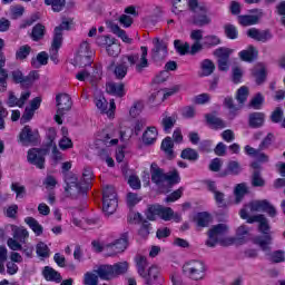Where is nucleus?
<instances>
[{
    "instance_id": "1",
    "label": "nucleus",
    "mask_w": 285,
    "mask_h": 285,
    "mask_svg": "<svg viewBox=\"0 0 285 285\" xmlns=\"http://www.w3.org/2000/svg\"><path fill=\"white\" fill-rule=\"evenodd\" d=\"M141 55L139 59V53H131L122 57L121 63H118L114 69V75L116 79H124L128 75V66H136L138 72H144V68H148V47H140Z\"/></svg>"
},
{
    "instance_id": "2",
    "label": "nucleus",
    "mask_w": 285,
    "mask_h": 285,
    "mask_svg": "<svg viewBox=\"0 0 285 285\" xmlns=\"http://www.w3.org/2000/svg\"><path fill=\"white\" fill-rule=\"evenodd\" d=\"M258 224V230L259 233H263L265 236H257L254 238V244L259 246L262 250H271V244L273 243V237L271 236V224H268V218L266 216L258 214L252 216V218H248L247 224Z\"/></svg>"
},
{
    "instance_id": "3",
    "label": "nucleus",
    "mask_w": 285,
    "mask_h": 285,
    "mask_svg": "<svg viewBox=\"0 0 285 285\" xmlns=\"http://www.w3.org/2000/svg\"><path fill=\"white\" fill-rule=\"evenodd\" d=\"M255 213H267L271 217H275L277 209L268 200H252L240 209L239 215L242 219H246L248 223Z\"/></svg>"
},
{
    "instance_id": "4",
    "label": "nucleus",
    "mask_w": 285,
    "mask_h": 285,
    "mask_svg": "<svg viewBox=\"0 0 285 285\" xmlns=\"http://www.w3.org/2000/svg\"><path fill=\"white\" fill-rule=\"evenodd\" d=\"M227 233L228 226L226 224H218L212 226L208 230V239L206 242V245L209 246V248H215L217 244H222V246H232V244H235V238H224V235H226Z\"/></svg>"
},
{
    "instance_id": "5",
    "label": "nucleus",
    "mask_w": 285,
    "mask_h": 285,
    "mask_svg": "<svg viewBox=\"0 0 285 285\" xmlns=\"http://www.w3.org/2000/svg\"><path fill=\"white\" fill-rule=\"evenodd\" d=\"M181 274L191 282H204L206 279V264L202 261H186L181 265Z\"/></svg>"
},
{
    "instance_id": "6",
    "label": "nucleus",
    "mask_w": 285,
    "mask_h": 285,
    "mask_svg": "<svg viewBox=\"0 0 285 285\" xmlns=\"http://www.w3.org/2000/svg\"><path fill=\"white\" fill-rule=\"evenodd\" d=\"M177 179H179V173L177 169L167 174L164 173V169H156L155 171H151L153 184H156V186L163 190V193H166V190H164L165 188L175 186V184H177Z\"/></svg>"
},
{
    "instance_id": "7",
    "label": "nucleus",
    "mask_w": 285,
    "mask_h": 285,
    "mask_svg": "<svg viewBox=\"0 0 285 285\" xmlns=\"http://www.w3.org/2000/svg\"><path fill=\"white\" fill-rule=\"evenodd\" d=\"M187 6L191 12H194L193 23L199 26H208L210 23V17H208V8L199 0H188Z\"/></svg>"
},
{
    "instance_id": "8",
    "label": "nucleus",
    "mask_w": 285,
    "mask_h": 285,
    "mask_svg": "<svg viewBox=\"0 0 285 285\" xmlns=\"http://www.w3.org/2000/svg\"><path fill=\"white\" fill-rule=\"evenodd\" d=\"M57 111L55 115V121L59 126L63 124V115H67L72 109V98L68 94H59L56 96Z\"/></svg>"
},
{
    "instance_id": "9",
    "label": "nucleus",
    "mask_w": 285,
    "mask_h": 285,
    "mask_svg": "<svg viewBox=\"0 0 285 285\" xmlns=\"http://www.w3.org/2000/svg\"><path fill=\"white\" fill-rule=\"evenodd\" d=\"M117 206H119L117 191H115V187L107 186L102 191V212L110 217L117 210Z\"/></svg>"
},
{
    "instance_id": "10",
    "label": "nucleus",
    "mask_w": 285,
    "mask_h": 285,
    "mask_svg": "<svg viewBox=\"0 0 285 285\" xmlns=\"http://www.w3.org/2000/svg\"><path fill=\"white\" fill-rule=\"evenodd\" d=\"M146 217L149 222H155L157 217L164 222H170L175 217V212L170 207H165L163 205H151L146 212Z\"/></svg>"
},
{
    "instance_id": "11",
    "label": "nucleus",
    "mask_w": 285,
    "mask_h": 285,
    "mask_svg": "<svg viewBox=\"0 0 285 285\" xmlns=\"http://www.w3.org/2000/svg\"><path fill=\"white\" fill-rule=\"evenodd\" d=\"M9 77L13 81V83H20L21 86L30 87L37 80H39V71H30L28 76H23V71L21 69L16 68L8 72Z\"/></svg>"
},
{
    "instance_id": "12",
    "label": "nucleus",
    "mask_w": 285,
    "mask_h": 285,
    "mask_svg": "<svg viewBox=\"0 0 285 285\" xmlns=\"http://www.w3.org/2000/svg\"><path fill=\"white\" fill-rule=\"evenodd\" d=\"M50 153L48 148H32L28 150L27 161L31 164V166H36L39 170H43L46 168V155Z\"/></svg>"
},
{
    "instance_id": "13",
    "label": "nucleus",
    "mask_w": 285,
    "mask_h": 285,
    "mask_svg": "<svg viewBox=\"0 0 285 285\" xmlns=\"http://www.w3.org/2000/svg\"><path fill=\"white\" fill-rule=\"evenodd\" d=\"M92 50H90V45L88 42H82L78 49V52L75 58L76 66H79L80 68H86L88 66H91L92 63Z\"/></svg>"
},
{
    "instance_id": "14",
    "label": "nucleus",
    "mask_w": 285,
    "mask_h": 285,
    "mask_svg": "<svg viewBox=\"0 0 285 285\" xmlns=\"http://www.w3.org/2000/svg\"><path fill=\"white\" fill-rule=\"evenodd\" d=\"M153 43L154 48L151 49V59L154 61H164V58L168 57V43L159 38H155Z\"/></svg>"
},
{
    "instance_id": "15",
    "label": "nucleus",
    "mask_w": 285,
    "mask_h": 285,
    "mask_svg": "<svg viewBox=\"0 0 285 285\" xmlns=\"http://www.w3.org/2000/svg\"><path fill=\"white\" fill-rule=\"evenodd\" d=\"M128 248V233L121 235L119 239L115 243H111L106 246V250L108 252V257H112L115 255H119V253H124Z\"/></svg>"
},
{
    "instance_id": "16",
    "label": "nucleus",
    "mask_w": 285,
    "mask_h": 285,
    "mask_svg": "<svg viewBox=\"0 0 285 285\" xmlns=\"http://www.w3.org/2000/svg\"><path fill=\"white\" fill-rule=\"evenodd\" d=\"M19 139L22 146H30L37 144L39 140V131H33L30 126H24L19 134Z\"/></svg>"
},
{
    "instance_id": "17",
    "label": "nucleus",
    "mask_w": 285,
    "mask_h": 285,
    "mask_svg": "<svg viewBox=\"0 0 285 285\" xmlns=\"http://www.w3.org/2000/svg\"><path fill=\"white\" fill-rule=\"evenodd\" d=\"M249 12L250 14L238 16V23H240V26H255L259 23L264 14L262 9H252Z\"/></svg>"
},
{
    "instance_id": "18",
    "label": "nucleus",
    "mask_w": 285,
    "mask_h": 285,
    "mask_svg": "<svg viewBox=\"0 0 285 285\" xmlns=\"http://www.w3.org/2000/svg\"><path fill=\"white\" fill-rule=\"evenodd\" d=\"M88 190H89V187L85 186L83 183L65 187L66 195L68 197H71V199H79V197H86Z\"/></svg>"
},
{
    "instance_id": "19",
    "label": "nucleus",
    "mask_w": 285,
    "mask_h": 285,
    "mask_svg": "<svg viewBox=\"0 0 285 285\" xmlns=\"http://www.w3.org/2000/svg\"><path fill=\"white\" fill-rule=\"evenodd\" d=\"M247 37L254 39V41H259L261 43H266L273 39V33L269 30H259L257 28H250L247 30Z\"/></svg>"
},
{
    "instance_id": "20",
    "label": "nucleus",
    "mask_w": 285,
    "mask_h": 285,
    "mask_svg": "<svg viewBox=\"0 0 285 285\" xmlns=\"http://www.w3.org/2000/svg\"><path fill=\"white\" fill-rule=\"evenodd\" d=\"M6 55L0 53V92H6L8 90V79L10 75L6 68Z\"/></svg>"
},
{
    "instance_id": "21",
    "label": "nucleus",
    "mask_w": 285,
    "mask_h": 285,
    "mask_svg": "<svg viewBox=\"0 0 285 285\" xmlns=\"http://www.w3.org/2000/svg\"><path fill=\"white\" fill-rule=\"evenodd\" d=\"M48 139L49 141L47 142L45 148H48V150L52 148V159H55V161H59L61 159V153L57 148V144H55V139H57V130L50 128Z\"/></svg>"
},
{
    "instance_id": "22",
    "label": "nucleus",
    "mask_w": 285,
    "mask_h": 285,
    "mask_svg": "<svg viewBox=\"0 0 285 285\" xmlns=\"http://www.w3.org/2000/svg\"><path fill=\"white\" fill-rule=\"evenodd\" d=\"M107 28H109L111 30V32L114 35H116L117 37H119V39H121V41H124V43H132V39L130 37H128V33H126L125 30H122L121 28H119V24L115 23L112 20H108L106 22Z\"/></svg>"
},
{
    "instance_id": "23",
    "label": "nucleus",
    "mask_w": 285,
    "mask_h": 285,
    "mask_svg": "<svg viewBox=\"0 0 285 285\" xmlns=\"http://www.w3.org/2000/svg\"><path fill=\"white\" fill-rule=\"evenodd\" d=\"M193 222L198 228H206L213 222V217L208 212H202L193 217Z\"/></svg>"
},
{
    "instance_id": "24",
    "label": "nucleus",
    "mask_w": 285,
    "mask_h": 285,
    "mask_svg": "<svg viewBox=\"0 0 285 285\" xmlns=\"http://www.w3.org/2000/svg\"><path fill=\"white\" fill-rule=\"evenodd\" d=\"M204 50L202 42H195L191 47L187 42L179 46V55H197Z\"/></svg>"
},
{
    "instance_id": "25",
    "label": "nucleus",
    "mask_w": 285,
    "mask_h": 285,
    "mask_svg": "<svg viewBox=\"0 0 285 285\" xmlns=\"http://www.w3.org/2000/svg\"><path fill=\"white\" fill-rule=\"evenodd\" d=\"M141 277L145 281L146 285L155 284V282H157V277H159V267H157L156 265L150 266Z\"/></svg>"
},
{
    "instance_id": "26",
    "label": "nucleus",
    "mask_w": 285,
    "mask_h": 285,
    "mask_svg": "<svg viewBox=\"0 0 285 285\" xmlns=\"http://www.w3.org/2000/svg\"><path fill=\"white\" fill-rule=\"evenodd\" d=\"M106 91L114 97H124L126 95L124 82H109L107 85Z\"/></svg>"
},
{
    "instance_id": "27",
    "label": "nucleus",
    "mask_w": 285,
    "mask_h": 285,
    "mask_svg": "<svg viewBox=\"0 0 285 285\" xmlns=\"http://www.w3.org/2000/svg\"><path fill=\"white\" fill-rule=\"evenodd\" d=\"M205 118L208 126H210V128H214L215 130H222L223 128H226V121L213 114H207Z\"/></svg>"
},
{
    "instance_id": "28",
    "label": "nucleus",
    "mask_w": 285,
    "mask_h": 285,
    "mask_svg": "<svg viewBox=\"0 0 285 285\" xmlns=\"http://www.w3.org/2000/svg\"><path fill=\"white\" fill-rule=\"evenodd\" d=\"M215 62L210 59H205L200 62L199 77H210L215 72Z\"/></svg>"
},
{
    "instance_id": "29",
    "label": "nucleus",
    "mask_w": 285,
    "mask_h": 285,
    "mask_svg": "<svg viewBox=\"0 0 285 285\" xmlns=\"http://www.w3.org/2000/svg\"><path fill=\"white\" fill-rule=\"evenodd\" d=\"M42 275L47 282H61V274L50 266H46L42 271Z\"/></svg>"
},
{
    "instance_id": "30",
    "label": "nucleus",
    "mask_w": 285,
    "mask_h": 285,
    "mask_svg": "<svg viewBox=\"0 0 285 285\" xmlns=\"http://www.w3.org/2000/svg\"><path fill=\"white\" fill-rule=\"evenodd\" d=\"M63 42H61V38L56 37V39H52L51 42V48L49 50V57L51 59V61H53V63H59V48H61V45Z\"/></svg>"
},
{
    "instance_id": "31",
    "label": "nucleus",
    "mask_w": 285,
    "mask_h": 285,
    "mask_svg": "<svg viewBox=\"0 0 285 285\" xmlns=\"http://www.w3.org/2000/svg\"><path fill=\"white\" fill-rule=\"evenodd\" d=\"M96 274L100 279H115V272L112 269V265H100Z\"/></svg>"
},
{
    "instance_id": "32",
    "label": "nucleus",
    "mask_w": 285,
    "mask_h": 285,
    "mask_svg": "<svg viewBox=\"0 0 285 285\" xmlns=\"http://www.w3.org/2000/svg\"><path fill=\"white\" fill-rule=\"evenodd\" d=\"M247 193L248 186H246V183H240L236 185V187L234 188V204H242V200L244 199Z\"/></svg>"
},
{
    "instance_id": "33",
    "label": "nucleus",
    "mask_w": 285,
    "mask_h": 285,
    "mask_svg": "<svg viewBox=\"0 0 285 285\" xmlns=\"http://www.w3.org/2000/svg\"><path fill=\"white\" fill-rule=\"evenodd\" d=\"M71 26H72V20L63 19L62 22L58 27L55 28L53 39H57V37H59L60 42L63 43V30H70Z\"/></svg>"
},
{
    "instance_id": "34",
    "label": "nucleus",
    "mask_w": 285,
    "mask_h": 285,
    "mask_svg": "<svg viewBox=\"0 0 285 285\" xmlns=\"http://www.w3.org/2000/svg\"><path fill=\"white\" fill-rule=\"evenodd\" d=\"M24 223L31 228L37 237L43 235V226L39 224V220L33 217L24 218Z\"/></svg>"
},
{
    "instance_id": "35",
    "label": "nucleus",
    "mask_w": 285,
    "mask_h": 285,
    "mask_svg": "<svg viewBox=\"0 0 285 285\" xmlns=\"http://www.w3.org/2000/svg\"><path fill=\"white\" fill-rule=\"evenodd\" d=\"M266 115L264 112H253L249 115V126L250 128H261L264 126Z\"/></svg>"
},
{
    "instance_id": "36",
    "label": "nucleus",
    "mask_w": 285,
    "mask_h": 285,
    "mask_svg": "<svg viewBox=\"0 0 285 285\" xmlns=\"http://www.w3.org/2000/svg\"><path fill=\"white\" fill-rule=\"evenodd\" d=\"M48 59H50L48 52H39L36 58L31 59V66L36 69L41 68V66H48Z\"/></svg>"
},
{
    "instance_id": "37",
    "label": "nucleus",
    "mask_w": 285,
    "mask_h": 285,
    "mask_svg": "<svg viewBox=\"0 0 285 285\" xmlns=\"http://www.w3.org/2000/svg\"><path fill=\"white\" fill-rule=\"evenodd\" d=\"M46 37V26L42 23H37L30 33L32 41H41Z\"/></svg>"
},
{
    "instance_id": "38",
    "label": "nucleus",
    "mask_w": 285,
    "mask_h": 285,
    "mask_svg": "<svg viewBox=\"0 0 285 285\" xmlns=\"http://www.w3.org/2000/svg\"><path fill=\"white\" fill-rule=\"evenodd\" d=\"M234 52L233 49L220 47L214 50V57L217 58V61H224L230 59L232 53Z\"/></svg>"
},
{
    "instance_id": "39",
    "label": "nucleus",
    "mask_w": 285,
    "mask_h": 285,
    "mask_svg": "<svg viewBox=\"0 0 285 285\" xmlns=\"http://www.w3.org/2000/svg\"><path fill=\"white\" fill-rule=\"evenodd\" d=\"M157 139V128L156 127H149L144 134H142V141L147 146H150L155 144V140Z\"/></svg>"
},
{
    "instance_id": "40",
    "label": "nucleus",
    "mask_w": 285,
    "mask_h": 285,
    "mask_svg": "<svg viewBox=\"0 0 285 285\" xmlns=\"http://www.w3.org/2000/svg\"><path fill=\"white\" fill-rule=\"evenodd\" d=\"M12 233L13 238L18 239L20 244H26V240L30 237V233H28V229L23 227H13Z\"/></svg>"
},
{
    "instance_id": "41",
    "label": "nucleus",
    "mask_w": 285,
    "mask_h": 285,
    "mask_svg": "<svg viewBox=\"0 0 285 285\" xmlns=\"http://www.w3.org/2000/svg\"><path fill=\"white\" fill-rule=\"evenodd\" d=\"M134 219H139V222L142 223L138 232L140 237H148L150 235V223L148 220H144V216L139 213L135 214Z\"/></svg>"
},
{
    "instance_id": "42",
    "label": "nucleus",
    "mask_w": 285,
    "mask_h": 285,
    "mask_svg": "<svg viewBox=\"0 0 285 285\" xmlns=\"http://www.w3.org/2000/svg\"><path fill=\"white\" fill-rule=\"evenodd\" d=\"M160 148L163 151H165V155H167V157H169V159H173V148H175V142L173 141L171 137H166L160 145Z\"/></svg>"
},
{
    "instance_id": "43",
    "label": "nucleus",
    "mask_w": 285,
    "mask_h": 285,
    "mask_svg": "<svg viewBox=\"0 0 285 285\" xmlns=\"http://www.w3.org/2000/svg\"><path fill=\"white\" fill-rule=\"evenodd\" d=\"M238 57L242 59V61H253V59L257 57V49L253 46H249L247 49L242 50L238 53Z\"/></svg>"
},
{
    "instance_id": "44",
    "label": "nucleus",
    "mask_w": 285,
    "mask_h": 285,
    "mask_svg": "<svg viewBox=\"0 0 285 285\" xmlns=\"http://www.w3.org/2000/svg\"><path fill=\"white\" fill-rule=\"evenodd\" d=\"M239 173H242V165L235 160H230L227 164V170L220 174V176L226 177V175H239Z\"/></svg>"
},
{
    "instance_id": "45",
    "label": "nucleus",
    "mask_w": 285,
    "mask_h": 285,
    "mask_svg": "<svg viewBox=\"0 0 285 285\" xmlns=\"http://www.w3.org/2000/svg\"><path fill=\"white\" fill-rule=\"evenodd\" d=\"M161 126L165 132L169 134L173 128H175V124H177V116H166L161 120Z\"/></svg>"
},
{
    "instance_id": "46",
    "label": "nucleus",
    "mask_w": 285,
    "mask_h": 285,
    "mask_svg": "<svg viewBox=\"0 0 285 285\" xmlns=\"http://www.w3.org/2000/svg\"><path fill=\"white\" fill-rule=\"evenodd\" d=\"M30 52H32V47L24 45L21 46L17 51H16V59L17 61H23L24 59H28L30 56Z\"/></svg>"
},
{
    "instance_id": "47",
    "label": "nucleus",
    "mask_w": 285,
    "mask_h": 285,
    "mask_svg": "<svg viewBox=\"0 0 285 285\" xmlns=\"http://www.w3.org/2000/svg\"><path fill=\"white\" fill-rule=\"evenodd\" d=\"M111 268L114 271V276L119 277V275L128 273V262L116 263L111 265Z\"/></svg>"
},
{
    "instance_id": "48",
    "label": "nucleus",
    "mask_w": 285,
    "mask_h": 285,
    "mask_svg": "<svg viewBox=\"0 0 285 285\" xmlns=\"http://www.w3.org/2000/svg\"><path fill=\"white\" fill-rule=\"evenodd\" d=\"M136 266L138 275L141 277L146 273V268H148V258L146 256H139L136 258Z\"/></svg>"
},
{
    "instance_id": "49",
    "label": "nucleus",
    "mask_w": 285,
    "mask_h": 285,
    "mask_svg": "<svg viewBox=\"0 0 285 285\" xmlns=\"http://www.w3.org/2000/svg\"><path fill=\"white\" fill-rule=\"evenodd\" d=\"M222 43V39L215 35H209L204 38L203 46L205 48H215V46H219Z\"/></svg>"
},
{
    "instance_id": "50",
    "label": "nucleus",
    "mask_w": 285,
    "mask_h": 285,
    "mask_svg": "<svg viewBox=\"0 0 285 285\" xmlns=\"http://www.w3.org/2000/svg\"><path fill=\"white\" fill-rule=\"evenodd\" d=\"M107 53L109 57H119V52H121V47L115 43V39L109 40V43L106 47Z\"/></svg>"
},
{
    "instance_id": "51",
    "label": "nucleus",
    "mask_w": 285,
    "mask_h": 285,
    "mask_svg": "<svg viewBox=\"0 0 285 285\" xmlns=\"http://www.w3.org/2000/svg\"><path fill=\"white\" fill-rule=\"evenodd\" d=\"M36 253H37L38 257H43V258L50 257V248L43 242H40L37 244Z\"/></svg>"
},
{
    "instance_id": "52",
    "label": "nucleus",
    "mask_w": 285,
    "mask_h": 285,
    "mask_svg": "<svg viewBox=\"0 0 285 285\" xmlns=\"http://www.w3.org/2000/svg\"><path fill=\"white\" fill-rule=\"evenodd\" d=\"M180 157L187 159L188 161H197L199 159V154L193 148H186L181 151Z\"/></svg>"
},
{
    "instance_id": "53",
    "label": "nucleus",
    "mask_w": 285,
    "mask_h": 285,
    "mask_svg": "<svg viewBox=\"0 0 285 285\" xmlns=\"http://www.w3.org/2000/svg\"><path fill=\"white\" fill-rule=\"evenodd\" d=\"M46 6H51L53 12H61L66 7V0H45Z\"/></svg>"
},
{
    "instance_id": "54",
    "label": "nucleus",
    "mask_w": 285,
    "mask_h": 285,
    "mask_svg": "<svg viewBox=\"0 0 285 285\" xmlns=\"http://www.w3.org/2000/svg\"><path fill=\"white\" fill-rule=\"evenodd\" d=\"M236 99H237L238 104H240L239 106L242 108V105L246 102V99H248V87H246V86L240 87L237 90Z\"/></svg>"
},
{
    "instance_id": "55",
    "label": "nucleus",
    "mask_w": 285,
    "mask_h": 285,
    "mask_svg": "<svg viewBox=\"0 0 285 285\" xmlns=\"http://www.w3.org/2000/svg\"><path fill=\"white\" fill-rule=\"evenodd\" d=\"M11 190L16 193L17 199H23L26 197V186H21L19 183H12Z\"/></svg>"
},
{
    "instance_id": "56",
    "label": "nucleus",
    "mask_w": 285,
    "mask_h": 285,
    "mask_svg": "<svg viewBox=\"0 0 285 285\" xmlns=\"http://www.w3.org/2000/svg\"><path fill=\"white\" fill-rule=\"evenodd\" d=\"M225 35L227 39H237L239 37V32L237 31V27L233 24H226L224 27Z\"/></svg>"
},
{
    "instance_id": "57",
    "label": "nucleus",
    "mask_w": 285,
    "mask_h": 285,
    "mask_svg": "<svg viewBox=\"0 0 285 285\" xmlns=\"http://www.w3.org/2000/svg\"><path fill=\"white\" fill-rule=\"evenodd\" d=\"M83 284L85 285H98L99 284V276H97V274H92L90 272H87L85 274Z\"/></svg>"
},
{
    "instance_id": "58",
    "label": "nucleus",
    "mask_w": 285,
    "mask_h": 285,
    "mask_svg": "<svg viewBox=\"0 0 285 285\" xmlns=\"http://www.w3.org/2000/svg\"><path fill=\"white\" fill-rule=\"evenodd\" d=\"M264 104V96L262 94H257L249 102V106L254 108V110H261L262 105Z\"/></svg>"
},
{
    "instance_id": "59",
    "label": "nucleus",
    "mask_w": 285,
    "mask_h": 285,
    "mask_svg": "<svg viewBox=\"0 0 285 285\" xmlns=\"http://www.w3.org/2000/svg\"><path fill=\"white\" fill-rule=\"evenodd\" d=\"M269 261H272L274 264H279L282 262H285L284 250H276L269 254Z\"/></svg>"
},
{
    "instance_id": "60",
    "label": "nucleus",
    "mask_w": 285,
    "mask_h": 285,
    "mask_svg": "<svg viewBox=\"0 0 285 285\" xmlns=\"http://www.w3.org/2000/svg\"><path fill=\"white\" fill-rule=\"evenodd\" d=\"M92 177H94L92 169L87 167L83 169L81 183L85 186H88V188H90V183L92 181Z\"/></svg>"
},
{
    "instance_id": "61",
    "label": "nucleus",
    "mask_w": 285,
    "mask_h": 285,
    "mask_svg": "<svg viewBox=\"0 0 285 285\" xmlns=\"http://www.w3.org/2000/svg\"><path fill=\"white\" fill-rule=\"evenodd\" d=\"M209 101H210V95L208 94H200L194 97V104H197L198 106H204Z\"/></svg>"
},
{
    "instance_id": "62",
    "label": "nucleus",
    "mask_w": 285,
    "mask_h": 285,
    "mask_svg": "<svg viewBox=\"0 0 285 285\" xmlns=\"http://www.w3.org/2000/svg\"><path fill=\"white\" fill-rule=\"evenodd\" d=\"M32 117H35V110L30 109V107H26L24 112L20 118V122L28 124V121L32 120Z\"/></svg>"
},
{
    "instance_id": "63",
    "label": "nucleus",
    "mask_w": 285,
    "mask_h": 285,
    "mask_svg": "<svg viewBox=\"0 0 285 285\" xmlns=\"http://www.w3.org/2000/svg\"><path fill=\"white\" fill-rule=\"evenodd\" d=\"M144 110V104L142 102H135L134 106L129 110L130 117H139L141 115V111Z\"/></svg>"
},
{
    "instance_id": "64",
    "label": "nucleus",
    "mask_w": 285,
    "mask_h": 285,
    "mask_svg": "<svg viewBox=\"0 0 285 285\" xmlns=\"http://www.w3.org/2000/svg\"><path fill=\"white\" fill-rule=\"evenodd\" d=\"M264 184H265L264 178H262V175L259 174V171H254L252 176V186L262 187L264 186Z\"/></svg>"
}]
</instances>
